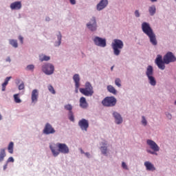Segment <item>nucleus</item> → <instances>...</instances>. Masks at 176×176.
<instances>
[{"instance_id": "nucleus-1", "label": "nucleus", "mask_w": 176, "mask_h": 176, "mask_svg": "<svg viewBox=\"0 0 176 176\" xmlns=\"http://www.w3.org/2000/svg\"><path fill=\"white\" fill-rule=\"evenodd\" d=\"M176 61V58L172 52H168L164 58L162 55H157L155 59V64L157 65L160 69H165L166 65L164 64H170V63H174Z\"/></svg>"}, {"instance_id": "nucleus-2", "label": "nucleus", "mask_w": 176, "mask_h": 176, "mask_svg": "<svg viewBox=\"0 0 176 176\" xmlns=\"http://www.w3.org/2000/svg\"><path fill=\"white\" fill-rule=\"evenodd\" d=\"M51 151L54 157H57L60 153L67 155L69 153V148L66 144L64 143H56V144H52L50 146Z\"/></svg>"}, {"instance_id": "nucleus-3", "label": "nucleus", "mask_w": 176, "mask_h": 176, "mask_svg": "<svg viewBox=\"0 0 176 176\" xmlns=\"http://www.w3.org/2000/svg\"><path fill=\"white\" fill-rule=\"evenodd\" d=\"M142 30L147 36H148L150 39L151 43L153 46H156L157 45V40L156 39V34L153 32V30L151 28V25L146 22H144L142 24Z\"/></svg>"}, {"instance_id": "nucleus-4", "label": "nucleus", "mask_w": 176, "mask_h": 176, "mask_svg": "<svg viewBox=\"0 0 176 176\" xmlns=\"http://www.w3.org/2000/svg\"><path fill=\"white\" fill-rule=\"evenodd\" d=\"M123 41L119 39H114L113 42L111 44L112 49L113 50V54L115 56H119L120 54V52H122V49H123Z\"/></svg>"}, {"instance_id": "nucleus-5", "label": "nucleus", "mask_w": 176, "mask_h": 176, "mask_svg": "<svg viewBox=\"0 0 176 176\" xmlns=\"http://www.w3.org/2000/svg\"><path fill=\"white\" fill-rule=\"evenodd\" d=\"M80 92L83 94V96H86L87 97H91L93 94H94V91L93 90V86L90 82H87L85 83V88H80Z\"/></svg>"}, {"instance_id": "nucleus-6", "label": "nucleus", "mask_w": 176, "mask_h": 176, "mask_svg": "<svg viewBox=\"0 0 176 176\" xmlns=\"http://www.w3.org/2000/svg\"><path fill=\"white\" fill-rule=\"evenodd\" d=\"M147 145H148L152 149V151H147L148 153H151V155H157L155 152H159L160 151V147L153 140H147L146 141Z\"/></svg>"}, {"instance_id": "nucleus-7", "label": "nucleus", "mask_w": 176, "mask_h": 176, "mask_svg": "<svg viewBox=\"0 0 176 176\" xmlns=\"http://www.w3.org/2000/svg\"><path fill=\"white\" fill-rule=\"evenodd\" d=\"M116 102V98L113 96H107L102 101V104L104 107H115Z\"/></svg>"}, {"instance_id": "nucleus-8", "label": "nucleus", "mask_w": 176, "mask_h": 176, "mask_svg": "<svg viewBox=\"0 0 176 176\" xmlns=\"http://www.w3.org/2000/svg\"><path fill=\"white\" fill-rule=\"evenodd\" d=\"M42 71L45 75H52L54 72V66L51 63H47L42 66Z\"/></svg>"}, {"instance_id": "nucleus-9", "label": "nucleus", "mask_w": 176, "mask_h": 176, "mask_svg": "<svg viewBox=\"0 0 176 176\" xmlns=\"http://www.w3.org/2000/svg\"><path fill=\"white\" fill-rule=\"evenodd\" d=\"M94 42L96 46H100V47H105L107 46V40L98 36H96L94 38Z\"/></svg>"}, {"instance_id": "nucleus-10", "label": "nucleus", "mask_w": 176, "mask_h": 176, "mask_svg": "<svg viewBox=\"0 0 176 176\" xmlns=\"http://www.w3.org/2000/svg\"><path fill=\"white\" fill-rule=\"evenodd\" d=\"M43 133L44 134H46L47 135H48L49 134H54V133H56V129H54L52 124H50V123H47L45 124Z\"/></svg>"}, {"instance_id": "nucleus-11", "label": "nucleus", "mask_w": 176, "mask_h": 176, "mask_svg": "<svg viewBox=\"0 0 176 176\" xmlns=\"http://www.w3.org/2000/svg\"><path fill=\"white\" fill-rule=\"evenodd\" d=\"M87 27L90 31L97 30V21H96V17H92L90 21L87 23Z\"/></svg>"}, {"instance_id": "nucleus-12", "label": "nucleus", "mask_w": 176, "mask_h": 176, "mask_svg": "<svg viewBox=\"0 0 176 176\" xmlns=\"http://www.w3.org/2000/svg\"><path fill=\"white\" fill-rule=\"evenodd\" d=\"M78 126L80 127L81 130L87 131V129H89V121L83 118L78 122Z\"/></svg>"}, {"instance_id": "nucleus-13", "label": "nucleus", "mask_w": 176, "mask_h": 176, "mask_svg": "<svg viewBox=\"0 0 176 176\" xmlns=\"http://www.w3.org/2000/svg\"><path fill=\"white\" fill-rule=\"evenodd\" d=\"M73 80L75 82V91L76 93H78V89L80 86V77H79V74H74V76H73Z\"/></svg>"}, {"instance_id": "nucleus-14", "label": "nucleus", "mask_w": 176, "mask_h": 176, "mask_svg": "<svg viewBox=\"0 0 176 176\" xmlns=\"http://www.w3.org/2000/svg\"><path fill=\"white\" fill-rule=\"evenodd\" d=\"M108 6V0H101L99 3L96 6L97 10H102Z\"/></svg>"}, {"instance_id": "nucleus-15", "label": "nucleus", "mask_w": 176, "mask_h": 176, "mask_svg": "<svg viewBox=\"0 0 176 176\" xmlns=\"http://www.w3.org/2000/svg\"><path fill=\"white\" fill-rule=\"evenodd\" d=\"M38 97H39V92L38 91V89H34L32 91L31 96L32 102L33 104H36V102H38Z\"/></svg>"}, {"instance_id": "nucleus-16", "label": "nucleus", "mask_w": 176, "mask_h": 176, "mask_svg": "<svg viewBox=\"0 0 176 176\" xmlns=\"http://www.w3.org/2000/svg\"><path fill=\"white\" fill-rule=\"evenodd\" d=\"M113 116L115 118L116 124H120L123 122V118H122V116L119 114V113L114 111L113 113Z\"/></svg>"}, {"instance_id": "nucleus-17", "label": "nucleus", "mask_w": 176, "mask_h": 176, "mask_svg": "<svg viewBox=\"0 0 176 176\" xmlns=\"http://www.w3.org/2000/svg\"><path fill=\"white\" fill-rule=\"evenodd\" d=\"M12 10H19L21 9V2L15 1L10 5Z\"/></svg>"}, {"instance_id": "nucleus-18", "label": "nucleus", "mask_w": 176, "mask_h": 176, "mask_svg": "<svg viewBox=\"0 0 176 176\" xmlns=\"http://www.w3.org/2000/svg\"><path fill=\"white\" fill-rule=\"evenodd\" d=\"M144 166L148 171H155V170H156V168L155 167V166L150 162H148V161L145 162Z\"/></svg>"}, {"instance_id": "nucleus-19", "label": "nucleus", "mask_w": 176, "mask_h": 176, "mask_svg": "<svg viewBox=\"0 0 176 176\" xmlns=\"http://www.w3.org/2000/svg\"><path fill=\"white\" fill-rule=\"evenodd\" d=\"M87 102L86 101V98L81 97L80 98V107L84 109L87 108Z\"/></svg>"}, {"instance_id": "nucleus-20", "label": "nucleus", "mask_w": 176, "mask_h": 176, "mask_svg": "<svg viewBox=\"0 0 176 176\" xmlns=\"http://www.w3.org/2000/svg\"><path fill=\"white\" fill-rule=\"evenodd\" d=\"M146 75L148 77L153 76V67L151 65H148L146 69Z\"/></svg>"}, {"instance_id": "nucleus-21", "label": "nucleus", "mask_w": 176, "mask_h": 176, "mask_svg": "<svg viewBox=\"0 0 176 176\" xmlns=\"http://www.w3.org/2000/svg\"><path fill=\"white\" fill-rule=\"evenodd\" d=\"M5 157H6V152L5 151V148H1L0 150V162H3Z\"/></svg>"}, {"instance_id": "nucleus-22", "label": "nucleus", "mask_w": 176, "mask_h": 176, "mask_svg": "<svg viewBox=\"0 0 176 176\" xmlns=\"http://www.w3.org/2000/svg\"><path fill=\"white\" fill-rule=\"evenodd\" d=\"M148 12L151 16H155V14L156 13V6H150L148 8Z\"/></svg>"}, {"instance_id": "nucleus-23", "label": "nucleus", "mask_w": 176, "mask_h": 176, "mask_svg": "<svg viewBox=\"0 0 176 176\" xmlns=\"http://www.w3.org/2000/svg\"><path fill=\"white\" fill-rule=\"evenodd\" d=\"M149 83L151 85V86H156V80L155 79V77L153 76H150L148 77Z\"/></svg>"}, {"instance_id": "nucleus-24", "label": "nucleus", "mask_w": 176, "mask_h": 176, "mask_svg": "<svg viewBox=\"0 0 176 176\" xmlns=\"http://www.w3.org/2000/svg\"><path fill=\"white\" fill-rule=\"evenodd\" d=\"M14 148V143H13V142H10L8 146V151L9 153H11V154L13 153Z\"/></svg>"}, {"instance_id": "nucleus-25", "label": "nucleus", "mask_w": 176, "mask_h": 176, "mask_svg": "<svg viewBox=\"0 0 176 176\" xmlns=\"http://www.w3.org/2000/svg\"><path fill=\"white\" fill-rule=\"evenodd\" d=\"M20 94H16L14 95V101L16 104H20L21 102V99H20V97L19 96Z\"/></svg>"}, {"instance_id": "nucleus-26", "label": "nucleus", "mask_w": 176, "mask_h": 176, "mask_svg": "<svg viewBox=\"0 0 176 176\" xmlns=\"http://www.w3.org/2000/svg\"><path fill=\"white\" fill-rule=\"evenodd\" d=\"M107 90L108 91H109V93H111L112 94H116V89L112 85L107 86Z\"/></svg>"}, {"instance_id": "nucleus-27", "label": "nucleus", "mask_w": 176, "mask_h": 176, "mask_svg": "<svg viewBox=\"0 0 176 176\" xmlns=\"http://www.w3.org/2000/svg\"><path fill=\"white\" fill-rule=\"evenodd\" d=\"M10 44L13 46V47H18L19 44L17 43V40L10 39Z\"/></svg>"}, {"instance_id": "nucleus-28", "label": "nucleus", "mask_w": 176, "mask_h": 176, "mask_svg": "<svg viewBox=\"0 0 176 176\" xmlns=\"http://www.w3.org/2000/svg\"><path fill=\"white\" fill-rule=\"evenodd\" d=\"M65 109H66V111H68L69 113H72V105L69 104L65 105Z\"/></svg>"}, {"instance_id": "nucleus-29", "label": "nucleus", "mask_w": 176, "mask_h": 176, "mask_svg": "<svg viewBox=\"0 0 176 176\" xmlns=\"http://www.w3.org/2000/svg\"><path fill=\"white\" fill-rule=\"evenodd\" d=\"M115 85L118 86V87H122V80H120V78H116Z\"/></svg>"}, {"instance_id": "nucleus-30", "label": "nucleus", "mask_w": 176, "mask_h": 176, "mask_svg": "<svg viewBox=\"0 0 176 176\" xmlns=\"http://www.w3.org/2000/svg\"><path fill=\"white\" fill-rule=\"evenodd\" d=\"M61 33H59V34L58 35V42H56L55 43V46H60V45H61Z\"/></svg>"}, {"instance_id": "nucleus-31", "label": "nucleus", "mask_w": 176, "mask_h": 176, "mask_svg": "<svg viewBox=\"0 0 176 176\" xmlns=\"http://www.w3.org/2000/svg\"><path fill=\"white\" fill-rule=\"evenodd\" d=\"M100 151H101L102 155H107V151H108V148L107 146H101Z\"/></svg>"}, {"instance_id": "nucleus-32", "label": "nucleus", "mask_w": 176, "mask_h": 176, "mask_svg": "<svg viewBox=\"0 0 176 176\" xmlns=\"http://www.w3.org/2000/svg\"><path fill=\"white\" fill-rule=\"evenodd\" d=\"M50 60V56L44 55L43 57L40 58V61H49Z\"/></svg>"}, {"instance_id": "nucleus-33", "label": "nucleus", "mask_w": 176, "mask_h": 176, "mask_svg": "<svg viewBox=\"0 0 176 176\" xmlns=\"http://www.w3.org/2000/svg\"><path fill=\"white\" fill-rule=\"evenodd\" d=\"M48 90L52 94H56V91L54 90V88L52 85L48 86Z\"/></svg>"}, {"instance_id": "nucleus-34", "label": "nucleus", "mask_w": 176, "mask_h": 176, "mask_svg": "<svg viewBox=\"0 0 176 176\" xmlns=\"http://www.w3.org/2000/svg\"><path fill=\"white\" fill-rule=\"evenodd\" d=\"M69 119L71 120V122H74L75 118L74 117V113H69Z\"/></svg>"}, {"instance_id": "nucleus-35", "label": "nucleus", "mask_w": 176, "mask_h": 176, "mask_svg": "<svg viewBox=\"0 0 176 176\" xmlns=\"http://www.w3.org/2000/svg\"><path fill=\"white\" fill-rule=\"evenodd\" d=\"M34 68L35 67L34 66V65H29L27 66L26 69H28V71H33Z\"/></svg>"}, {"instance_id": "nucleus-36", "label": "nucleus", "mask_w": 176, "mask_h": 176, "mask_svg": "<svg viewBox=\"0 0 176 176\" xmlns=\"http://www.w3.org/2000/svg\"><path fill=\"white\" fill-rule=\"evenodd\" d=\"M12 76L7 77L5 80V82L3 83L4 86H8V83H9V81L10 80Z\"/></svg>"}, {"instance_id": "nucleus-37", "label": "nucleus", "mask_w": 176, "mask_h": 176, "mask_svg": "<svg viewBox=\"0 0 176 176\" xmlns=\"http://www.w3.org/2000/svg\"><path fill=\"white\" fill-rule=\"evenodd\" d=\"M142 123L143 126H146L148 122L146 121V119L145 118V116L142 117Z\"/></svg>"}, {"instance_id": "nucleus-38", "label": "nucleus", "mask_w": 176, "mask_h": 176, "mask_svg": "<svg viewBox=\"0 0 176 176\" xmlns=\"http://www.w3.org/2000/svg\"><path fill=\"white\" fill-rule=\"evenodd\" d=\"M19 90H24L25 89V85H24V82H22L21 84H20L18 87Z\"/></svg>"}, {"instance_id": "nucleus-39", "label": "nucleus", "mask_w": 176, "mask_h": 176, "mask_svg": "<svg viewBox=\"0 0 176 176\" xmlns=\"http://www.w3.org/2000/svg\"><path fill=\"white\" fill-rule=\"evenodd\" d=\"M122 168H124V170H129V168L127 167V165L126 164L125 162H122Z\"/></svg>"}, {"instance_id": "nucleus-40", "label": "nucleus", "mask_w": 176, "mask_h": 176, "mask_svg": "<svg viewBox=\"0 0 176 176\" xmlns=\"http://www.w3.org/2000/svg\"><path fill=\"white\" fill-rule=\"evenodd\" d=\"M8 163H13L14 162V159H13L12 157H10L8 160H7Z\"/></svg>"}, {"instance_id": "nucleus-41", "label": "nucleus", "mask_w": 176, "mask_h": 176, "mask_svg": "<svg viewBox=\"0 0 176 176\" xmlns=\"http://www.w3.org/2000/svg\"><path fill=\"white\" fill-rule=\"evenodd\" d=\"M135 17H140V11L135 10Z\"/></svg>"}, {"instance_id": "nucleus-42", "label": "nucleus", "mask_w": 176, "mask_h": 176, "mask_svg": "<svg viewBox=\"0 0 176 176\" xmlns=\"http://www.w3.org/2000/svg\"><path fill=\"white\" fill-rule=\"evenodd\" d=\"M72 5H75L76 3V0H69Z\"/></svg>"}, {"instance_id": "nucleus-43", "label": "nucleus", "mask_w": 176, "mask_h": 176, "mask_svg": "<svg viewBox=\"0 0 176 176\" xmlns=\"http://www.w3.org/2000/svg\"><path fill=\"white\" fill-rule=\"evenodd\" d=\"M6 90V85L5 84H2V91H5Z\"/></svg>"}, {"instance_id": "nucleus-44", "label": "nucleus", "mask_w": 176, "mask_h": 176, "mask_svg": "<svg viewBox=\"0 0 176 176\" xmlns=\"http://www.w3.org/2000/svg\"><path fill=\"white\" fill-rule=\"evenodd\" d=\"M19 39L21 43H23V39H24V38H23V36H20L19 37Z\"/></svg>"}, {"instance_id": "nucleus-45", "label": "nucleus", "mask_w": 176, "mask_h": 176, "mask_svg": "<svg viewBox=\"0 0 176 176\" xmlns=\"http://www.w3.org/2000/svg\"><path fill=\"white\" fill-rule=\"evenodd\" d=\"M166 116H167L168 119H170V120L171 119V118H173V116L170 113H167Z\"/></svg>"}, {"instance_id": "nucleus-46", "label": "nucleus", "mask_w": 176, "mask_h": 176, "mask_svg": "<svg viewBox=\"0 0 176 176\" xmlns=\"http://www.w3.org/2000/svg\"><path fill=\"white\" fill-rule=\"evenodd\" d=\"M85 156H87V157H90V153H85Z\"/></svg>"}, {"instance_id": "nucleus-47", "label": "nucleus", "mask_w": 176, "mask_h": 176, "mask_svg": "<svg viewBox=\"0 0 176 176\" xmlns=\"http://www.w3.org/2000/svg\"><path fill=\"white\" fill-rule=\"evenodd\" d=\"M6 61L7 62L8 61L9 63H10V57L7 58Z\"/></svg>"}, {"instance_id": "nucleus-48", "label": "nucleus", "mask_w": 176, "mask_h": 176, "mask_svg": "<svg viewBox=\"0 0 176 176\" xmlns=\"http://www.w3.org/2000/svg\"><path fill=\"white\" fill-rule=\"evenodd\" d=\"M7 168H8V165H7V164L4 165V166H3V170H5V169Z\"/></svg>"}, {"instance_id": "nucleus-49", "label": "nucleus", "mask_w": 176, "mask_h": 176, "mask_svg": "<svg viewBox=\"0 0 176 176\" xmlns=\"http://www.w3.org/2000/svg\"><path fill=\"white\" fill-rule=\"evenodd\" d=\"M45 20H46V21H49L50 20V18L47 17V18L45 19Z\"/></svg>"}, {"instance_id": "nucleus-50", "label": "nucleus", "mask_w": 176, "mask_h": 176, "mask_svg": "<svg viewBox=\"0 0 176 176\" xmlns=\"http://www.w3.org/2000/svg\"><path fill=\"white\" fill-rule=\"evenodd\" d=\"M151 2H157V0H150Z\"/></svg>"}, {"instance_id": "nucleus-51", "label": "nucleus", "mask_w": 176, "mask_h": 176, "mask_svg": "<svg viewBox=\"0 0 176 176\" xmlns=\"http://www.w3.org/2000/svg\"><path fill=\"white\" fill-rule=\"evenodd\" d=\"M80 152H81L82 154L86 153H85V151H83V150H82V149L80 150Z\"/></svg>"}, {"instance_id": "nucleus-52", "label": "nucleus", "mask_w": 176, "mask_h": 176, "mask_svg": "<svg viewBox=\"0 0 176 176\" xmlns=\"http://www.w3.org/2000/svg\"><path fill=\"white\" fill-rule=\"evenodd\" d=\"M0 120H2V116L0 114Z\"/></svg>"}, {"instance_id": "nucleus-53", "label": "nucleus", "mask_w": 176, "mask_h": 176, "mask_svg": "<svg viewBox=\"0 0 176 176\" xmlns=\"http://www.w3.org/2000/svg\"><path fill=\"white\" fill-rule=\"evenodd\" d=\"M111 70L113 71V66L111 67Z\"/></svg>"}, {"instance_id": "nucleus-54", "label": "nucleus", "mask_w": 176, "mask_h": 176, "mask_svg": "<svg viewBox=\"0 0 176 176\" xmlns=\"http://www.w3.org/2000/svg\"><path fill=\"white\" fill-rule=\"evenodd\" d=\"M17 82H18V83L19 82V80H17Z\"/></svg>"}]
</instances>
